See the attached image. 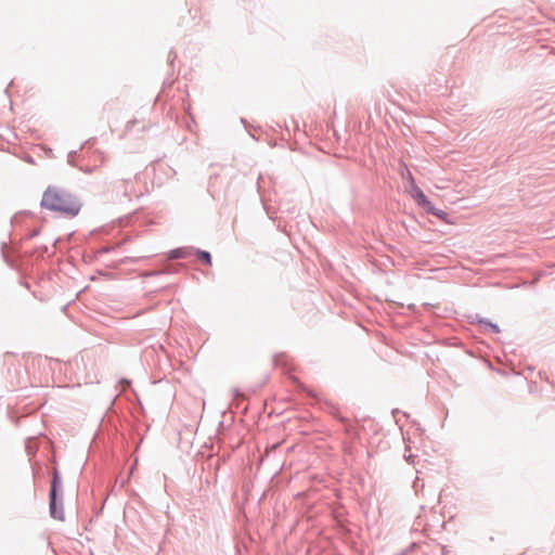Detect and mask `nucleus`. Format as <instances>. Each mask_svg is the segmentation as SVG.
Returning <instances> with one entry per match:
<instances>
[{"mask_svg":"<svg viewBox=\"0 0 555 555\" xmlns=\"http://www.w3.org/2000/svg\"><path fill=\"white\" fill-rule=\"evenodd\" d=\"M56 483L57 477L54 476L51 493H50V509L51 514L54 518L62 520L63 519V511H57L56 508Z\"/></svg>","mask_w":555,"mask_h":555,"instance_id":"7ed1b4c3","label":"nucleus"},{"mask_svg":"<svg viewBox=\"0 0 555 555\" xmlns=\"http://www.w3.org/2000/svg\"><path fill=\"white\" fill-rule=\"evenodd\" d=\"M41 206L51 211L76 216L80 210L78 199L59 186H49L42 195Z\"/></svg>","mask_w":555,"mask_h":555,"instance_id":"f257e3e1","label":"nucleus"},{"mask_svg":"<svg viewBox=\"0 0 555 555\" xmlns=\"http://www.w3.org/2000/svg\"><path fill=\"white\" fill-rule=\"evenodd\" d=\"M186 256V251L184 249H176L170 254V258H183Z\"/></svg>","mask_w":555,"mask_h":555,"instance_id":"39448f33","label":"nucleus"},{"mask_svg":"<svg viewBox=\"0 0 555 555\" xmlns=\"http://www.w3.org/2000/svg\"><path fill=\"white\" fill-rule=\"evenodd\" d=\"M413 197L415 198V201L417 202L418 205L423 206L427 212L436 216L437 218H439L440 220L444 221V222H449L448 221V214L443 210H440V209H437L426 197V195L424 194V192L420 189H416L414 191V194H413Z\"/></svg>","mask_w":555,"mask_h":555,"instance_id":"f03ea898","label":"nucleus"},{"mask_svg":"<svg viewBox=\"0 0 555 555\" xmlns=\"http://www.w3.org/2000/svg\"><path fill=\"white\" fill-rule=\"evenodd\" d=\"M197 257L201 260L205 261L207 264H209V266L211 264V257H210L209 253L204 251V250H198L197 251Z\"/></svg>","mask_w":555,"mask_h":555,"instance_id":"20e7f679","label":"nucleus"}]
</instances>
